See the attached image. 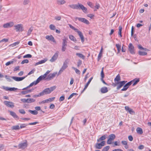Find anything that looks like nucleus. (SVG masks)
I'll use <instances>...</instances> for the list:
<instances>
[{"label": "nucleus", "mask_w": 151, "mask_h": 151, "mask_svg": "<svg viewBox=\"0 0 151 151\" xmlns=\"http://www.w3.org/2000/svg\"><path fill=\"white\" fill-rule=\"evenodd\" d=\"M76 93H73L72 94H71L70 96L68 98V99H70L73 96L75 95H76Z\"/></svg>", "instance_id": "nucleus-55"}, {"label": "nucleus", "mask_w": 151, "mask_h": 151, "mask_svg": "<svg viewBox=\"0 0 151 151\" xmlns=\"http://www.w3.org/2000/svg\"><path fill=\"white\" fill-rule=\"evenodd\" d=\"M27 76H25L21 77H16V76H13V77H12V78L16 81H21L23 80Z\"/></svg>", "instance_id": "nucleus-15"}, {"label": "nucleus", "mask_w": 151, "mask_h": 151, "mask_svg": "<svg viewBox=\"0 0 151 151\" xmlns=\"http://www.w3.org/2000/svg\"><path fill=\"white\" fill-rule=\"evenodd\" d=\"M131 81H130L128 82L124 86L123 88L121 89V91H126L128 88L129 86H130L131 85Z\"/></svg>", "instance_id": "nucleus-17"}, {"label": "nucleus", "mask_w": 151, "mask_h": 151, "mask_svg": "<svg viewBox=\"0 0 151 151\" xmlns=\"http://www.w3.org/2000/svg\"><path fill=\"white\" fill-rule=\"evenodd\" d=\"M29 2V0H24L23 2V4L24 5H26L28 4Z\"/></svg>", "instance_id": "nucleus-43"}, {"label": "nucleus", "mask_w": 151, "mask_h": 151, "mask_svg": "<svg viewBox=\"0 0 151 151\" xmlns=\"http://www.w3.org/2000/svg\"><path fill=\"white\" fill-rule=\"evenodd\" d=\"M55 19L57 20H60L61 19V17L60 16H56L55 17Z\"/></svg>", "instance_id": "nucleus-62"}, {"label": "nucleus", "mask_w": 151, "mask_h": 151, "mask_svg": "<svg viewBox=\"0 0 151 151\" xmlns=\"http://www.w3.org/2000/svg\"><path fill=\"white\" fill-rule=\"evenodd\" d=\"M95 147L96 149H100L102 148V146L100 143H97L95 145Z\"/></svg>", "instance_id": "nucleus-40"}, {"label": "nucleus", "mask_w": 151, "mask_h": 151, "mask_svg": "<svg viewBox=\"0 0 151 151\" xmlns=\"http://www.w3.org/2000/svg\"><path fill=\"white\" fill-rule=\"evenodd\" d=\"M125 109L127 111H128L129 113L132 114H134V111L132 110V109H130L128 106H126L125 107Z\"/></svg>", "instance_id": "nucleus-22"}, {"label": "nucleus", "mask_w": 151, "mask_h": 151, "mask_svg": "<svg viewBox=\"0 0 151 151\" xmlns=\"http://www.w3.org/2000/svg\"><path fill=\"white\" fill-rule=\"evenodd\" d=\"M28 60L27 59H25L22 60V61L21 62V64H24L25 63H28Z\"/></svg>", "instance_id": "nucleus-52"}, {"label": "nucleus", "mask_w": 151, "mask_h": 151, "mask_svg": "<svg viewBox=\"0 0 151 151\" xmlns=\"http://www.w3.org/2000/svg\"><path fill=\"white\" fill-rule=\"evenodd\" d=\"M21 101L23 103H27V99H20Z\"/></svg>", "instance_id": "nucleus-56"}, {"label": "nucleus", "mask_w": 151, "mask_h": 151, "mask_svg": "<svg viewBox=\"0 0 151 151\" xmlns=\"http://www.w3.org/2000/svg\"><path fill=\"white\" fill-rule=\"evenodd\" d=\"M72 69H73L75 70V72L76 73H77L78 74H80V72L79 70H78V69H77L76 68H75L74 67H72Z\"/></svg>", "instance_id": "nucleus-46"}, {"label": "nucleus", "mask_w": 151, "mask_h": 151, "mask_svg": "<svg viewBox=\"0 0 151 151\" xmlns=\"http://www.w3.org/2000/svg\"><path fill=\"white\" fill-rule=\"evenodd\" d=\"M5 77L8 81H11V79L9 76H5Z\"/></svg>", "instance_id": "nucleus-60"}, {"label": "nucleus", "mask_w": 151, "mask_h": 151, "mask_svg": "<svg viewBox=\"0 0 151 151\" xmlns=\"http://www.w3.org/2000/svg\"><path fill=\"white\" fill-rule=\"evenodd\" d=\"M19 112L22 114H24L26 112L24 109H20L19 110Z\"/></svg>", "instance_id": "nucleus-49"}, {"label": "nucleus", "mask_w": 151, "mask_h": 151, "mask_svg": "<svg viewBox=\"0 0 151 151\" xmlns=\"http://www.w3.org/2000/svg\"><path fill=\"white\" fill-rule=\"evenodd\" d=\"M56 86H54L50 88H46L41 92V95L43 96L44 95H47L50 93L52 91L56 89Z\"/></svg>", "instance_id": "nucleus-1"}, {"label": "nucleus", "mask_w": 151, "mask_h": 151, "mask_svg": "<svg viewBox=\"0 0 151 151\" xmlns=\"http://www.w3.org/2000/svg\"><path fill=\"white\" fill-rule=\"evenodd\" d=\"M55 98V97H53L51 98H50L48 99L43 100L40 102H39V103L40 104H44L45 103H48L49 102H50L52 101Z\"/></svg>", "instance_id": "nucleus-14"}, {"label": "nucleus", "mask_w": 151, "mask_h": 151, "mask_svg": "<svg viewBox=\"0 0 151 151\" xmlns=\"http://www.w3.org/2000/svg\"><path fill=\"white\" fill-rule=\"evenodd\" d=\"M116 46L118 52L119 53L121 50V46L119 44H116Z\"/></svg>", "instance_id": "nucleus-41"}, {"label": "nucleus", "mask_w": 151, "mask_h": 151, "mask_svg": "<svg viewBox=\"0 0 151 151\" xmlns=\"http://www.w3.org/2000/svg\"><path fill=\"white\" fill-rule=\"evenodd\" d=\"M68 62L67 60H65L63 63V66L60 69L58 73V76L60 74L68 67Z\"/></svg>", "instance_id": "nucleus-3"}, {"label": "nucleus", "mask_w": 151, "mask_h": 151, "mask_svg": "<svg viewBox=\"0 0 151 151\" xmlns=\"http://www.w3.org/2000/svg\"><path fill=\"white\" fill-rule=\"evenodd\" d=\"M68 6L73 9H77V4L69 5Z\"/></svg>", "instance_id": "nucleus-32"}, {"label": "nucleus", "mask_w": 151, "mask_h": 151, "mask_svg": "<svg viewBox=\"0 0 151 151\" xmlns=\"http://www.w3.org/2000/svg\"><path fill=\"white\" fill-rule=\"evenodd\" d=\"M58 52H56L50 60V61L52 63L54 62L58 58Z\"/></svg>", "instance_id": "nucleus-10"}, {"label": "nucleus", "mask_w": 151, "mask_h": 151, "mask_svg": "<svg viewBox=\"0 0 151 151\" xmlns=\"http://www.w3.org/2000/svg\"><path fill=\"white\" fill-rule=\"evenodd\" d=\"M116 138L115 134H111L108 137V139L107 141V143L108 144H111L112 143V141Z\"/></svg>", "instance_id": "nucleus-7"}, {"label": "nucleus", "mask_w": 151, "mask_h": 151, "mask_svg": "<svg viewBox=\"0 0 151 151\" xmlns=\"http://www.w3.org/2000/svg\"><path fill=\"white\" fill-rule=\"evenodd\" d=\"M13 61H9L7 62L5 65L6 66H8L10 65L11 64H13Z\"/></svg>", "instance_id": "nucleus-57"}, {"label": "nucleus", "mask_w": 151, "mask_h": 151, "mask_svg": "<svg viewBox=\"0 0 151 151\" xmlns=\"http://www.w3.org/2000/svg\"><path fill=\"white\" fill-rule=\"evenodd\" d=\"M106 137V135H104L101 137L99 139H97V142H99L101 140H103L105 139Z\"/></svg>", "instance_id": "nucleus-35"}, {"label": "nucleus", "mask_w": 151, "mask_h": 151, "mask_svg": "<svg viewBox=\"0 0 151 151\" xmlns=\"http://www.w3.org/2000/svg\"><path fill=\"white\" fill-rule=\"evenodd\" d=\"M77 9H81L84 13H87V8L85 7L83 4H81L79 3H78L77 4Z\"/></svg>", "instance_id": "nucleus-5"}, {"label": "nucleus", "mask_w": 151, "mask_h": 151, "mask_svg": "<svg viewBox=\"0 0 151 151\" xmlns=\"http://www.w3.org/2000/svg\"><path fill=\"white\" fill-rule=\"evenodd\" d=\"M69 39L72 41L74 42H76V39L75 37L72 35H69Z\"/></svg>", "instance_id": "nucleus-33"}, {"label": "nucleus", "mask_w": 151, "mask_h": 151, "mask_svg": "<svg viewBox=\"0 0 151 151\" xmlns=\"http://www.w3.org/2000/svg\"><path fill=\"white\" fill-rule=\"evenodd\" d=\"M14 27L17 32H22L24 31L23 25L21 24H16Z\"/></svg>", "instance_id": "nucleus-2"}, {"label": "nucleus", "mask_w": 151, "mask_h": 151, "mask_svg": "<svg viewBox=\"0 0 151 151\" xmlns=\"http://www.w3.org/2000/svg\"><path fill=\"white\" fill-rule=\"evenodd\" d=\"M32 57V56L31 55L28 54H27L26 55L24 56L23 57V58H31Z\"/></svg>", "instance_id": "nucleus-54"}, {"label": "nucleus", "mask_w": 151, "mask_h": 151, "mask_svg": "<svg viewBox=\"0 0 151 151\" xmlns=\"http://www.w3.org/2000/svg\"><path fill=\"white\" fill-rule=\"evenodd\" d=\"M68 38L65 37L63 39L62 45V46L61 50L62 52H64L66 49L67 44Z\"/></svg>", "instance_id": "nucleus-4"}, {"label": "nucleus", "mask_w": 151, "mask_h": 151, "mask_svg": "<svg viewBox=\"0 0 151 151\" xmlns=\"http://www.w3.org/2000/svg\"><path fill=\"white\" fill-rule=\"evenodd\" d=\"M119 31L118 32V34L121 37H122V27L121 26H120L119 27Z\"/></svg>", "instance_id": "nucleus-42"}, {"label": "nucleus", "mask_w": 151, "mask_h": 151, "mask_svg": "<svg viewBox=\"0 0 151 151\" xmlns=\"http://www.w3.org/2000/svg\"><path fill=\"white\" fill-rule=\"evenodd\" d=\"M50 72V71L48 70L43 75L40 76L37 79L39 81V82L42 80L45 79V80L47 78L46 76Z\"/></svg>", "instance_id": "nucleus-8"}, {"label": "nucleus", "mask_w": 151, "mask_h": 151, "mask_svg": "<svg viewBox=\"0 0 151 151\" xmlns=\"http://www.w3.org/2000/svg\"><path fill=\"white\" fill-rule=\"evenodd\" d=\"M14 25V23L12 22H11L4 24L3 27L4 28H10L12 27Z\"/></svg>", "instance_id": "nucleus-16"}, {"label": "nucleus", "mask_w": 151, "mask_h": 151, "mask_svg": "<svg viewBox=\"0 0 151 151\" xmlns=\"http://www.w3.org/2000/svg\"><path fill=\"white\" fill-rule=\"evenodd\" d=\"M139 54L141 55H145L147 54V53L145 52H142L140 51H139Z\"/></svg>", "instance_id": "nucleus-45"}, {"label": "nucleus", "mask_w": 151, "mask_h": 151, "mask_svg": "<svg viewBox=\"0 0 151 151\" xmlns=\"http://www.w3.org/2000/svg\"><path fill=\"white\" fill-rule=\"evenodd\" d=\"M27 126V124H20V128H22L25 127Z\"/></svg>", "instance_id": "nucleus-53"}, {"label": "nucleus", "mask_w": 151, "mask_h": 151, "mask_svg": "<svg viewBox=\"0 0 151 151\" xmlns=\"http://www.w3.org/2000/svg\"><path fill=\"white\" fill-rule=\"evenodd\" d=\"M87 4L88 6H90L91 8H93L94 6L92 3L91 2L88 1L87 3Z\"/></svg>", "instance_id": "nucleus-48"}, {"label": "nucleus", "mask_w": 151, "mask_h": 151, "mask_svg": "<svg viewBox=\"0 0 151 151\" xmlns=\"http://www.w3.org/2000/svg\"><path fill=\"white\" fill-rule=\"evenodd\" d=\"M35 99L32 98H29L27 99V103H30L34 102L35 101Z\"/></svg>", "instance_id": "nucleus-36"}, {"label": "nucleus", "mask_w": 151, "mask_h": 151, "mask_svg": "<svg viewBox=\"0 0 151 151\" xmlns=\"http://www.w3.org/2000/svg\"><path fill=\"white\" fill-rule=\"evenodd\" d=\"M45 38L48 40L54 42H56L54 37L52 35H47Z\"/></svg>", "instance_id": "nucleus-21"}, {"label": "nucleus", "mask_w": 151, "mask_h": 151, "mask_svg": "<svg viewBox=\"0 0 151 151\" xmlns=\"http://www.w3.org/2000/svg\"><path fill=\"white\" fill-rule=\"evenodd\" d=\"M77 32L78 33L79 36L80 38L81 39L82 42L83 43L85 39L82 33L79 30H78Z\"/></svg>", "instance_id": "nucleus-20"}, {"label": "nucleus", "mask_w": 151, "mask_h": 151, "mask_svg": "<svg viewBox=\"0 0 151 151\" xmlns=\"http://www.w3.org/2000/svg\"><path fill=\"white\" fill-rule=\"evenodd\" d=\"M32 90H30V89L29 90H27L24 91H22L21 92V93L22 94L24 95V94H26L30 93L31 92H32Z\"/></svg>", "instance_id": "nucleus-37"}, {"label": "nucleus", "mask_w": 151, "mask_h": 151, "mask_svg": "<svg viewBox=\"0 0 151 151\" xmlns=\"http://www.w3.org/2000/svg\"><path fill=\"white\" fill-rule=\"evenodd\" d=\"M50 28L52 30H55V26L52 24H50L49 26Z\"/></svg>", "instance_id": "nucleus-47"}, {"label": "nucleus", "mask_w": 151, "mask_h": 151, "mask_svg": "<svg viewBox=\"0 0 151 151\" xmlns=\"http://www.w3.org/2000/svg\"><path fill=\"white\" fill-rule=\"evenodd\" d=\"M27 146V141L23 143H21L19 144L18 145L19 147L22 149H24Z\"/></svg>", "instance_id": "nucleus-18"}, {"label": "nucleus", "mask_w": 151, "mask_h": 151, "mask_svg": "<svg viewBox=\"0 0 151 151\" xmlns=\"http://www.w3.org/2000/svg\"><path fill=\"white\" fill-rule=\"evenodd\" d=\"M109 146H106L103 149L102 151H108L109 149Z\"/></svg>", "instance_id": "nucleus-50"}, {"label": "nucleus", "mask_w": 151, "mask_h": 151, "mask_svg": "<svg viewBox=\"0 0 151 151\" xmlns=\"http://www.w3.org/2000/svg\"><path fill=\"white\" fill-rule=\"evenodd\" d=\"M19 43V42H16L15 43H14L13 44H11L10 45V46L12 47H14V46L18 45Z\"/></svg>", "instance_id": "nucleus-51"}, {"label": "nucleus", "mask_w": 151, "mask_h": 151, "mask_svg": "<svg viewBox=\"0 0 151 151\" xmlns=\"http://www.w3.org/2000/svg\"><path fill=\"white\" fill-rule=\"evenodd\" d=\"M28 112L34 115H37L38 113V112L36 110H29Z\"/></svg>", "instance_id": "nucleus-34"}, {"label": "nucleus", "mask_w": 151, "mask_h": 151, "mask_svg": "<svg viewBox=\"0 0 151 151\" xmlns=\"http://www.w3.org/2000/svg\"><path fill=\"white\" fill-rule=\"evenodd\" d=\"M127 82L126 81H123L117 83L116 85H117V89H119L123 86Z\"/></svg>", "instance_id": "nucleus-9"}, {"label": "nucleus", "mask_w": 151, "mask_h": 151, "mask_svg": "<svg viewBox=\"0 0 151 151\" xmlns=\"http://www.w3.org/2000/svg\"><path fill=\"white\" fill-rule=\"evenodd\" d=\"M39 82V81L37 79L35 81H34L31 83L28 86L27 88H23L22 90H24L26 89L27 88H29V87H31L33 85H37L38 83Z\"/></svg>", "instance_id": "nucleus-19"}, {"label": "nucleus", "mask_w": 151, "mask_h": 151, "mask_svg": "<svg viewBox=\"0 0 151 151\" xmlns=\"http://www.w3.org/2000/svg\"><path fill=\"white\" fill-rule=\"evenodd\" d=\"M136 131L137 133L140 134H142L143 132L142 129L140 127H137L136 129Z\"/></svg>", "instance_id": "nucleus-30"}, {"label": "nucleus", "mask_w": 151, "mask_h": 151, "mask_svg": "<svg viewBox=\"0 0 151 151\" xmlns=\"http://www.w3.org/2000/svg\"><path fill=\"white\" fill-rule=\"evenodd\" d=\"M76 55L82 59H84L85 58V56L80 53H77Z\"/></svg>", "instance_id": "nucleus-39"}, {"label": "nucleus", "mask_w": 151, "mask_h": 151, "mask_svg": "<svg viewBox=\"0 0 151 151\" xmlns=\"http://www.w3.org/2000/svg\"><path fill=\"white\" fill-rule=\"evenodd\" d=\"M68 25L71 29L75 30L76 32H77L78 30V29L74 27L71 25L70 24H68Z\"/></svg>", "instance_id": "nucleus-44"}, {"label": "nucleus", "mask_w": 151, "mask_h": 151, "mask_svg": "<svg viewBox=\"0 0 151 151\" xmlns=\"http://www.w3.org/2000/svg\"><path fill=\"white\" fill-rule=\"evenodd\" d=\"M87 16L91 19H92L94 17V15L92 14H89L87 15Z\"/></svg>", "instance_id": "nucleus-59"}, {"label": "nucleus", "mask_w": 151, "mask_h": 151, "mask_svg": "<svg viewBox=\"0 0 151 151\" xmlns=\"http://www.w3.org/2000/svg\"><path fill=\"white\" fill-rule=\"evenodd\" d=\"M4 103L6 106L12 108L14 106V103L12 102L5 101Z\"/></svg>", "instance_id": "nucleus-12"}, {"label": "nucleus", "mask_w": 151, "mask_h": 151, "mask_svg": "<svg viewBox=\"0 0 151 151\" xmlns=\"http://www.w3.org/2000/svg\"><path fill=\"white\" fill-rule=\"evenodd\" d=\"M129 50L131 54H134L135 53L134 47L131 43H130L129 45Z\"/></svg>", "instance_id": "nucleus-13"}, {"label": "nucleus", "mask_w": 151, "mask_h": 151, "mask_svg": "<svg viewBox=\"0 0 151 151\" xmlns=\"http://www.w3.org/2000/svg\"><path fill=\"white\" fill-rule=\"evenodd\" d=\"M57 4L60 5H62L65 4L66 3V1L64 0H57Z\"/></svg>", "instance_id": "nucleus-31"}, {"label": "nucleus", "mask_w": 151, "mask_h": 151, "mask_svg": "<svg viewBox=\"0 0 151 151\" xmlns=\"http://www.w3.org/2000/svg\"><path fill=\"white\" fill-rule=\"evenodd\" d=\"M57 74V72H55L52 73L50 74L47 76L45 80L49 81L53 79Z\"/></svg>", "instance_id": "nucleus-6"}, {"label": "nucleus", "mask_w": 151, "mask_h": 151, "mask_svg": "<svg viewBox=\"0 0 151 151\" xmlns=\"http://www.w3.org/2000/svg\"><path fill=\"white\" fill-rule=\"evenodd\" d=\"M93 77H91L90 79L88 81V82L87 83V84H86V85H85L83 91H82V92H83V91H84L86 88H87V87H88V85H89V84L90 83V82H91V81H92V79H93Z\"/></svg>", "instance_id": "nucleus-27"}, {"label": "nucleus", "mask_w": 151, "mask_h": 151, "mask_svg": "<svg viewBox=\"0 0 151 151\" xmlns=\"http://www.w3.org/2000/svg\"><path fill=\"white\" fill-rule=\"evenodd\" d=\"M19 66H17V67H16L14 69V71H16L19 70Z\"/></svg>", "instance_id": "nucleus-64"}, {"label": "nucleus", "mask_w": 151, "mask_h": 151, "mask_svg": "<svg viewBox=\"0 0 151 151\" xmlns=\"http://www.w3.org/2000/svg\"><path fill=\"white\" fill-rule=\"evenodd\" d=\"M35 71V69H33L28 74V75H30L32 73H33Z\"/></svg>", "instance_id": "nucleus-63"}, {"label": "nucleus", "mask_w": 151, "mask_h": 151, "mask_svg": "<svg viewBox=\"0 0 151 151\" xmlns=\"http://www.w3.org/2000/svg\"><path fill=\"white\" fill-rule=\"evenodd\" d=\"M121 80V77L119 74L115 78L114 81L115 83V84L119 82Z\"/></svg>", "instance_id": "nucleus-29"}, {"label": "nucleus", "mask_w": 151, "mask_h": 151, "mask_svg": "<svg viewBox=\"0 0 151 151\" xmlns=\"http://www.w3.org/2000/svg\"><path fill=\"white\" fill-rule=\"evenodd\" d=\"M9 111L10 113V114L14 118L17 119H19V117L16 115L14 112L11 111Z\"/></svg>", "instance_id": "nucleus-23"}, {"label": "nucleus", "mask_w": 151, "mask_h": 151, "mask_svg": "<svg viewBox=\"0 0 151 151\" xmlns=\"http://www.w3.org/2000/svg\"><path fill=\"white\" fill-rule=\"evenodd\" d=\"M47 59L45 58L44 59L42 60L39 61V62L35 64V65H39V64H42V63H44L46 61H47Z\"/></svg>", "instance_id": "nucleus-28"}, {"label": "nucleus", "mask_w": 151, "mask_h": 151, "mask_svg": "<svg viewBox=\"0 0 151 151\" xmlns=\"http://www.w3.org/2000/svg\"><path fill=\"white\" fill-rule=\"evenodd\" d=\"M20 127L19 125H15L13 126L12 127V129L13 130H17L19 129Z\"/></svg>", "instance_id": "nucleus-38"}, {"label": "nucleus", "mask_w": 151, "mask_h": 151, "mask_svg": "<svg viewBox=\"0 0 151 151\" xmlns=\"http://www.w3.org/2000/svg\"><path fill=\"white\" fill-rule=\"evenodd\" d=\"M33 27L32 26L31 27L28 29L27 32V36H29L31 33V32L33 30Z\"/></svg>", "instance_id": "nucleus-26"}, {"label": "nucleus", "mask_w": 151, "mask_h": 151, "mask_svg": "<svg viewBox=\"0 0 151 151\" xmlns=\"http://www.w3.org/2000/svg\"><path fill=\"white\" fill-rule=\"evenodd\" d=\"M102 56V54L99 53L98 57V61H99L100 60Z\"/></svg>", "instance_id": "nucleus-58"}, {"label": "nucleus", "mask_w": 151, "mask_h": 151, "mask_svg": "<svg viewBox=\"0 0 151 151\" xmlns=\"http://www.w3.org/2000/svg\"><path fill=\"white\" fill-rule=\"evenodd\" d=\"M3 88L6 91H14L16 90L17 88H9L8 87L3 86Z\"/></svg>", "instance_id": "nucleus-24"}, {"label": "nucleus", "mask_w": 151, "mask_h": 151, "mask_svg": "<svg viewBox=\"0 0 151 151\" xmlns=\"http://www.w3.org/2000/svg\"><path fill=\"white\" fill-rule=\"evenodd\" d=\"M76 19H78L79 21L83 22L87 24H89V22L86 19L83 18H79L78 17H76L75 18Z\"/></svg>", "instance_id": "nucleus-11"}, {"label": "nucleus", "mask_w": 151, "mask_h": 151, "mask_svg": "<svg viewBox=\"0 0 151 151\" xmlns=\"http://www.w3.org/2000/svg\"><path fill=\"white\" fill-rule=\"evenodd\" d=\"M144 146L143 145H139L138 147V149L139 150H142L144 148Z\"/></svg>", "instance_id": "nucleus-61"}, {"label": "nucleus", "mask_w": 151, "mask_h": 151, "mask_svg": "<svg viewBox=\"0 0 151 151\" xmlns=\"http://www.w3.org/2000/svg\"><path fill=\"white\" fill-rule=\"evenodd\" d=\"M100 91L102 93H106L108 91V88L105 86L102 87L101 88Z\"/></svg>", "instance_id": "nucleus-25"}]
</instances>
